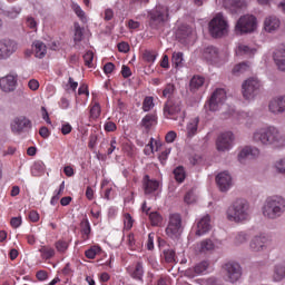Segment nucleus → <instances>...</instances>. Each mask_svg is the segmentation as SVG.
Segmentation results:
<instances>
[{
	"instance_id": "obj_1",
	"label": "nucleus",
	"mask_w": 285,
	"mask_h": 285,
	"mask_svg": "<svg viewBox=\"0 0 285 285\" xmlns=\"http://www.w3.org/2000/svg\"><path fill=\"white\" fill-rule=\"evenodd\" d=\"M253 141L261 146H271L272 148H284L285 135L274 126L261 128L253 134Z\"/></svg>"
},
{
	"instance_id": "obj_2",
	"label": "nucleus",
	"mask_w": 285,
	"mask_h": 285,
	"mask_svg": "<svg viewBox=\"0 0 285 285\" xmlns=\"http://www.w3.org/2000/svg\"><path fill=\"white\" fill-rule=\"evenodd\" d=\"M285 213V199L282 196L268 197L263 206V215L267 219H278Z\"/></svg>"
},
{
	"instance_id": "obj_3",
	"label": "nucleus",
	"mask_w": 285,
	"mask_h": 285,
	"mask_svg": "<svg viewBox=\"0 0 285 285\" xmlns=\"http://www.w3.org/2000/svg\"><path fill=\"white\" fill-rule=\"evenodd\" d=\"M248 202L244 198L236 199L227 209V219L229 222H246L248 219Z\"/></svg>"
},
{
	"instance_id": "obj_4",
	"label": "nucleus",
	"mask_w": 285,
	"mask_h": 285,
	"mask_svg": "<svg viewBox=\"0 0 285 285\" xmlns=\"http://www.w3.org/2000/svg\"><path fill=\"white\" fill-rule=\"evenodd\" d=\"M168 7L156 6L153 10L148 11V26L151 30H161L169 19Z\"/></svg>"
},
{
	"instance_id": "obj_5",
	"label": "nucleus",
	"mask_w": 285,
	"mask_h": 285,
	"mask_svg": "<svg viewBox=\"0 0 285 285\" xmlns=\"http://www.w3.org/2000/svg\"><path fill=\"white\" fill-rule=\"evenodd\" d=\"M257 30V18L253 14L242 16L235 26L236 35H250Z\"/></svg>"
},
{
	"instance_id": "obj_6",
	"label": "nucleus",
	"mask_w": 285,
	"mask_h": 285,
	"mask_svg": "<svg viewBox=\"0 0 285 285\" xmlns=\"http://www.w3.org/2000/svg\"><path fill=\"white\" fill-rule=\"evenodd\" d=\"M209 32L214 39H220V37H224V35L228 32V22L224 20V16L222 13H218L209 22Z\"/></svg>"
},
{
	"instance_id": "obj_7",
	"label": "nucleus",
	"mask_w": 285,
	"mask_h": 285,
	"mask_svg": "<svg viewBox=\"0 0 285 285\" xmlns=\"http://www.w3.org/2000/svg\"><path fill=\"white\" fill-rule=\"evenodd\" d=\"M226 101V90L216 89L208 101L205 104V110H209L210 112H217Z\"/></svg>"
},
{
	"instance_id": "obj_8",
	"label": "nucleus",
	"mask_w": 285,
	"mask_h": 285,
	"mask_svg": "<svg viewBox=\"0 0 285 285\" xmlns=\"http://www.w3.org/2000/svg\"><path fill=\"white\" fill-rule=\"evenodd\" d=\"M184 230V227H181V215L179 214H171L169 216V223L166 228V234L171 239H179L181 236V233Z\"/></svg>"
},
{
	"instance_id": "obj_9",
	"label": "nucleus",
	"mask_w": 285,
	"mask_h": 285,
	"mask_svg": "<svg viewBox=\"0 0 285 285\" xmlns=\"http://www.w3.org/2000/svg\"><path fill=\"white\" fill-rule=\"evenodd\" d=\"M17 50H19V43L13 39L4 38L0 40V60L6 61L10 59Z\"/></svg>"
},
{
	"instance_id": "obj_10",
	"label": "nucleus",
	"mask_w": 285,
	"mask_h": 285,
	"mask_svg": "<svg viewBox=\"0 0 285 285\" xmlns=\"http://www.w3.org/2000/svg\"><path fill=\"white\" fill-rule=\"evenodd\" d=\"M223 272L225 273L227 281L235 284V282H238V279L242 277V265H239L237 262L225 263L223 265Z\"/></svg>"
},
{
	"instance_id": "obj_11",
	"label": "nucleus",
	"mask_w": 285,
	"mask_h": 285,
	"mask_svg": "<svg viewBox=\"0 0 285 285\" xmlns=\"http://www.w3.org/2000/svg\"><path fill=\"white\" fill-rule=\"evenodd\" d=\"M259 80L255 78H248L242 85V92L244 99H255L259 95Z\"/></svg>"
},
{
	"instance_id": "obj_12",
	"label": "nucleus",
	"mask_w": 285,
	"mask_h": 285,
	"mask_svg": "<svg viewBox=\"0 0 285 285\" xmlns=\"http://www.w3.org/2000/svg\"><path fill=\"white\" fill-rule=\"evenodd\" d=\"M233 141H235V136L232 131L220 134L216 139V148L218 153H226V150L233 148Z\"/></svg>"
},
{
	"instance_id": "obj_13",
	"label": "nucleus",
	"mask_w": 285,
	"mask_h": 285,
	"mask_svg": "<svg viewBox=\"0 0 285 285\" xmlns=\"http://www.w3.org/2000/svg\"><path fill=\"white\" fill-rule=\"evenodd\" d=\"M30 128H32V121L23 116L16 118L11 122V130L17 135H21V132H26V130H30Z\"/></svg>"
},
{
	"instance_id": "obj_14",
	"label": "nucleus",
	"mask_w": 285,
	"mask_h": 285,
	"mask_svg": "<svg viewBox=\"0 0 285 285\" xmlns=\"http://www.w3.org/2000/svg\"><path fill=\"white\" fill-rule=\"evenodd\" d=\"M249 248L253 253H262L268 248V237L265 235L254 236L249 243Z\"/></svg>"
},
{
	"instance_id": "obj_15",
	"label": "nucleus",
	"mask_w": 285,
	"mask_h": 285,
	"mask_svg": "<svg viewBox=\"0 0 285 285\" xmlns=\"http://www.w3.org/2000/svg\"><path fill=\"white\" fill-rule=\"evenodd\" d=\"M181 112V101L169 98L164 106L165 117H173Z\"/></svg>"
},
{
	"instance_id": "obj_16",
	"label": "nucleus",
	"mask_w": 285,
	"mask_h": 285,
	"mask_svg": "<svg viewBox=\"0 0 285 285\" xmlns=\"http://www.w3.org/2000/svg\"><path fill=\"white\" fill-rule=\"evenodd\" d=\"M216 183L222 193H227L233 186V177L228 171H223L216 176Z\"/></svg>"
},
{
	"instance_id": "obj_17",
	"label": "nucleus",
	"mask_w": 285,
	"mask_h": 285,
	"mask_svg": "<svg viewBox=\"0 0 285 285\" xmlns=\"http://www.w3.org/2000/svg\"><path fill=\"white\" fill-rule=\"evenodd\" d=\"M0 88L2 92H14L17 90V78L12 75L0 78Z\"/></svg>"
},
{
	"instance_id": "obj_18",
	"label": "nucleus",
	"mask_w": 285,
	"mask_h": 285,
	"mask_svg": "<svg viewBox=\"0 0 285 285\" xmlns=\"http://www.w3.org/2000/svg\"><path fill=\"white\" fill-rule=\"evenodd\" d=\"M268 108L269 111L273 112V115H279L282 112H285V96L272 99L269 101Z\"/></svg>"
},
{
	"instance_id": "obj_19",
	"label": "nucleus",
	"mask_w": 285,
	"mask_h": 285,
	"mask_svg": "<svg viewBox=\"0 0 285 285\" xmlns=\"http://www.w3.org/2000/svg\"><path fill=\"white\" fill-rule=\"evenodd\" d=\"M208 266H210L208 261H203L197 265H195L194 268L186 269L185 275L186 277H190V278L197 277V275H202V273H206V271H208Z\"/></svg>"
},
{
	"instance_id": "obj_20",
	"label": "nucleus",
	"mask_w": 285,
	"mask_h": 285,
	"mask_svg": "<svg viewBox=\"0 0 285 285\" xmlns=\"http://www.w3.org/2000/svg\"><path fill=\"white\" fill-rule=\"evenodd\" d=\"M142 186L145 195H153V193L159 188V183L157 180L150 179V176L145 175Z\"/></svg>"
},
{
	"instance_id": "obj_21",
	"label": "nucleus",
	"mask_w": 285,
	"mask_h": 285,
	"mask_svg": "<svg viewBox=\"0 0 285 285\" xmlns=\"http://www.w3.org/2000/svg\"><path fill=\"white\" fill-rule=\"evenodd\" d=\"M208 230H210V216L207 215L198 222L196 235L202 237V235H206Z\"/></svg>"
},
{
	"instance_id": "obj_22",
	"label": "nucleus",
	"mask_w": 285,
	"mask_h": 285,
	"mask_svg": "<svg viewBox=\"0 0 285 285\" xmlns=\"http://www.w3.org/2000/svg\"><path fill=\"white\" fill-rule=\"evenodd\" d=\"M203 57L206 59V61L215 62L217 59H219V49L209 46L204 49Z\"/></svg>"
},
{
	"instance_id": "obj_23",
	"label": "nucleus",
	"mask_w": 285,
	"mask_h": 285,
	"mask_svg": "<svg viewBox=\"0 0 285 285\" xmlns=\"http://www.w3.org/2000/svg\"><path fill=\"white\" fill-rule=\"evenodd\" d=\"M273 59L281 72H285V49L276 50L273 55Z\"/></svg>"
},
{
	"instance_id": "obj_24",
	"label": "nucleus",
	"mask_w": 285,
	"mask_h": 285,
	"mask_svg": "<svg viewBox=\"0 0 285 285\" xmlns=\"http://www.w3.org/2000/svg\"><path fill=\"white\" fill-rule=\"evenodd\" d=\"M264 26L266 32H275L281 26L279 18L271 16L265 19Z\"/></svg>"
},
{
	"instance_id": "obj_25",
	"label": "nucleus",
	"mask_w": 285,
	"mask_h": 285,
	"mask_svg": "<svg viewBox=\"0 0 285 285\" xmlns=\"http://www.w3.org/2000/svg\"><path fill=\"white\" fill-rule=\"evenodd\" d=\"M33 47H35V56L37 57V59H43V57H46L48 52V47L46 46V43H43V41L41 40H36L33 42Z\"/></svg>"
},
{
	"instance_id": "obj_26",
	"label": "nucleus",
	"mask_w": 285,
	"mask_h": 285,
	"mask_svg": "<svg viewBox=\"0 0 285 285\" xmlns=\"http://www.w3.org/2000/svg\"><path fill=\"white\" fill-rule=\"evenodd\" d=\"M255 155H259V149H253V147H245L238 154V161L240 164H244V159H247V157H255Z\"/></svg>"
},
{
	"instance_id": "obj_27",
	"label": "nucleus",
	"mask_w": 285,
	"mask_h": 285,
	"mask_svg": "<svg viewBox=\"0 0 285 285\" xmlns=\"http://www.w3.org/2000/svg\"><path fill=\"white\" fill-rule=\"evenodd\" d=\"M246 8V1L244 0H232L230 7H229V12L232 14H239L242 10Z\"/></svg>"
},
{
	"instance_id": "obj_28",
	"label": "nucleus",
	"mask_w": 285,
	"mask_h": 285,
	"mask_svg": "<svg viewBox=\"0 0 285 285\" xmlns=\"http://www.w3.org/2000/svg\"><path fill=\"white\" fill-rule=\"evenodd\" d=\"M255 52H257V49L250 48V47H248L246 45H239L237 50H236V53L239 57H244V55L246 57H255Z\"/></svg>"
},
{
	"instance_id": "obj_29",
	"label": "nucleus",
	"mask_w": 285,
	"mask_h": 285,
	"mask_svg": "<svg viewBox=\"0 0 285 285\" xmlns=\"http://www.w3.org/2000/svg\"><path fill=\"white\" fill-rule=\"evenodd\" d=\"M197 128H199V117L193 118L187 124V137H195L197 135Z\"/></svg>"
},
{
	"instance_id": "obj_30",
	"label": "nucleus",
	"mask_w": 285,
	"mask_h": 285,
	"mask_svg": "<svg viewBox=\"0 0 285 285\" xmlns=\"http://www.w3.org/2000/svg\"><path fill=\"white\" fill-rule=\"evenodd\" d=\"M204 81H205L204 77L194 76L189 82L190 92H195V91L199 90V88H202V86H204Z\"/></svg>"
},
{
	"instance_id": "obj_31",
	"label": "nucleus",
	"mask_w": 285,
	"mask_h": 285,
	"mask_svg": "<svg viewBox=\"0 0 285 285\" xmlns=\"http://www.w3.org/2000/svg\"><path fill=\"white\" fill-rule=\"evenodd\" d=\"M153 124H157V116L155 114H148L142 118L140 126L146 128V130H150V128H153Z\"/></svg>"
},
{
	"instance_id": "obj_32",
	"label": "nucleus",
	"mask_w": 285,
	"mask_h": 285,
	"mask_svg": "<svg viewBox=\"0 0 285 285\" xmlns=\"http://www.w3.org/2000/svg\"><path fill=\"white\" fill-rule=\"evenodd\" d=\"M250 70V62L248 61H243L238 65H235L233 68V75H236L239 77V75H244V72H248Z\"/></svg>"
},
{
	"instance_id": "obj_33",
	"label": "nucleus",
	"mask_w": 285,
	"mask_h": 285,
	"mask_svg": "<svg viewBox=\"0 0 285 285\" xmlns=\"http://www.w3.org/2000/svg\"><path fill=\"white\" fill-rule=\"evenodd\" d=\"M285 277V266L284 265H276L274 267V275L273 279L274 282H282Z\"/></svg>"
},
{
	"instance_id": "obj_34",
	"label": "nucleus",
	"mask_w": 285,
	"mask_h": 285,
	"mask_svg": "<svg viewBox=\"0 0 285 285\" xmlns=\"http://www.w3.org/2000/svg\"><path fill=\"white\" fill-rule=\"evenodd\" d=\"M173 174L178 184H183V181L186 179V171L184 170V166L176 167Z\"/></svg>"
},
{
	"instance_id": "obj_35",
	"label": "nucleus",
	"mask_w": 285,
	"mask_h": 285,
	"mask_svg": "<svg viewBox=\"0 0 285 285\" xmlns=\"http://www.w3.org/2000/svg\"><path fill=\"white\" fill-rule=\"evenodd\" d=\"M73 28H75L73 41L76 43L79 42V41H82V39H83V28H81L79 22H75Z\"/></svg>"
},
{
	"instance_id": "obj_36",
	"label": "nucleus",
	"mask_w": 285,
	"mask_h": 285,
	"mask_svg": "<svg viewBox=\"0 0 285 285\" xmlns=\"http://www.w3.org/2000/svg\"><path fill=\"white\" fill-rule=\"evenodd\" d=\"M191 33H193V29L188 26H181L177 30V37H179V39H187V37H190Z\"/></svg>"
},
{
	"instance_id": "obj_37",
	"label": "nucleus",
	"mask_w": 285,
	"mask_h": 285,
	"mask_svg": "<svg viewBox=\"0 0 285 285\" xmlns=\"http://www.w3.org/2000/svg\"><path fill=\"white\" fill-rule=\"evenodd\" d=\"M210 250H215V243L207 238L200 243V253H208Z\"/></svg>"
},
{
	"instance_id": "obj_38",
	"label": "nucleus",
	"mask_w": 285,
	"mask_h": 285,
	"mask_svg": "<svg viewBox=\"0 0 285 285\" xmlns=\"http://www.w3.org/2000/svg\"><path fill=\"white\" fill-rule=\"evenodd\" d=\"M19 14H21V7H13L4 11V17H8L9 19H17Z\"/></svg>"
},
{
	"instance_id": "obj_39",
	"label": "nucleus",
	"mask_w": 285,
	"mask_h": 285,
	"mask_svg": "<svg viewBox=\"0 0 285 285\" xmlns=\"http://www.w3.org/2000/svg\"><path fill=\"white\" fill-rule=\"evenodd\" d=\"M43 170H45V166H43L42 161L35 163L31 168V175L33 177H39V175H41V173H43Z\"/></svg>"
},
{
	"instance_id": "obj_40",
	"label": "nucleus",
	"mask_w": 285,
	"mask_h": 285,
	"mask_svg": "<svg viewBox=\"0 0 285 285\" xmlns=\"http://www.w3.org/2000/svg\"><path fill=\"white\" fill-rule=\"evenodd\" d=\"M98 253H101V247L92 246L85 252V255H86L87 259H95V257H97Z\"/></svg>"
},
{
	"instance_id": "obj_41",
	"label": "nucleus",
	"mask_w": 285,
	"mask_h": 285,
	"mask_svg": "<svg viewBox=\"0 0 285 285\" xmlns=\"http://www.w3.org/2000/svg\"><path fill=\"white\" fill-rule=\"evenodd\" d=\"M81 234L87 236V239L91 233L90 222L88 218H83L80 223Z\"/></svg>"
},
{
	"instance_id": "obj_42",
	"label": "nucleus",
	"mask_w": 285,
	"mask_h": 285,
	"mask_svg": "<svg viewBox=\"0 0 285 285\" xmlns=\"http://www.w3.org/2000/svg\"><path fill=\"white\" fill-rule=\"evenodd\" d=\"M39 252L41 253L43 259H50L55 257V249L52 247L42 246Z\"/></svg>"
},
{
	"instance_id": "obj_43",
	"label": "nucleus",
	"mask_w": 285,
	"mask_h": 285,
	"mask_svg": "<svg viewBox=\"0 0 285 285\" xmlns=\"http://www.w3.org/2000/svg\"><path fill=\"white\" fill-rule=\"evenodd\" d=\"M149 219L153 226H159L164 218L161 217V215H159V213L153 212L149 214Z\"/></svg>"
},
{
	"instance_id": "obj_44",
	"label": "nucleus",
	"mask_w": 285,
	"mask_h": 285,
	"mask_svg": "<svg viewBox=\"0 0 285 285\" xmlns=\"http://www.w3.org/2000/svg\"><path fill=\"white\" fill-rule=\"evenodd\" d=\"M65 189H66V183L62 181L60 184L59 190L55 194V196H52L50 200L51 206H55L57 202H59V197H61V193H63Z\"/></svg>"
},
{
	"instance_id": "obj_45",
	"label": "nucleus",
	"mask_w": 285,
	"mask_h": 285,
	"mask_svg": "<svg viewBox=\"0 0 285 285\" xmlns=\"http://www.w3.org/2000/svg\"><path fill=\"white\" fill-rule=\"evenodd\" d=\"M131 277H134V279H141V277H144V266L141 263H137Z\"/></svg>"
},
{
	"instance_id": "obj_46",
	"label": "nucleus",
	"mask_w": 285,
	"mask_h": 285,
	"mask_svg": "<svg viewBox=\"0 0 285 285\" xmlns=\"http://www.w3.org/2000/svg\"><path fill=\"white\" fill-rule=\"evenodd\" d=\"M95 59V53L89 50L83 55V61H85V66H87L88 68H92V61Z\"/></svg>"
},
{
	"instance_id": "obj_47",
	"label": "nucleus",
	"mask_w": 285,
	"mask_h": 285,
	"mask_svg": "<svg viewBox=\"0 0 285 285\" xmlns=\"http://www.w3.org/2000/svg\"><path fill=\"white\" fill-rule=\"evenodd\" d=\"M184 62V53L177 52L173 55V63L176 68L181 67V63Z\"/></svg>"
},
{
	"instance_id": "obj_48",
	"label": "nucleus",
	"mask_w": 285,
	"mask_h": 285,
	"mask_svg": "<svg viewBox=\"0 0 285 285\" xmlns=\"http://www.w3.org/2000/svg\"><path fill=\"white\" fill-rule=\"evenodd\" d=\"M248 242V235L246 233L240 232L235 237V244L236 246H240V244H246Z\"/></svg>"
},
{
	"instance_id": "obj_49",
	"label": "nucleus",
	"mask_w": 285,
	"mask_h": 285,
	"mask_svg": "<svg viewBox=\"0 0 285 285\" xmlns=\"http://www.w3.org/2000/svg\"><path fill=\"white\" fill-rule=\"evenodd\" d=\"M151 108H155V102H153V97H146L142 102V110L148 112Z\"/></svg>"
},
{
	"instance_id": "obj_50",
	"label": "nucleus",
	"mask_w": 285,
	"mask_h": 285,
	"mask_svg": "<svg viewBox=\"0 0 285 285\" xmlns=\"http://www.w3.org/2000/svg\"><path fill=\"white\" fill-rule=\"evenodd\" d=\"M163 254L167 264L175 262V252L173 249H164Z\"/></svg>"
},
{
	"instance_id": "obj_51",
	"label": "nucleus",
	"mask_w": 285,
	"mask_h": 285,
	"mask_svg": "<svg viewBox=\"0 0 285 285\" xmlns=\"http://www.w3.org/2000/svg\"><path fill=\"white\" fill-rule=\"evenodd\" d=\"M142 59H144V61H147L148 63H153V62H155V59H157V55H155V52H153V51L146 50L142 53Z\"/></svg>"
},
{
	"instance_id": "obj_52",
	"label": "nucleus",
	"mask_w": 285,
	"mask_h": 285,
	"mask_svg": "<svg viewBox=\"0 0 285 285\" xmlns=\"http://www.w3.org/2000/svg\"><path fill=\"white\" fill-rule=\"evenodd\" d=\"M175 92V85L168 83L165 89L163 90V96L170 99V95Z\"/></svg>"
},
{
	"instance_id": "obj_53",
	"label": "nucleus",
	"mask_w": 285,
	"mask_h": 285,
	"mask_svg": "<svg viewBox=\"0 0 285 285\" xmlns=\"http://www.w3.org/2000/svg\"><path fill=\"white\" fill-rule=\"evenodd\" d=\"M56 248L59 253H66V250H68V243L65 240H58L56 243Z\"/></svg>"
},
{
	"instance_id": "obj_54",
	"label": "nucleus",
	"mask_w": 285,
	"mask_h": 285,
	"mask_svg": "<svg viewBox=\"0 0 285 285\" xmlns=\"http://www.w3.org/2000/svg\"><path fill=\"white\" fill-rule=\"evenodd\" d=\"M90 115L91 117H99V115H101V106H99L98 102H96L91 109H90Z\"/></svg>"
},
{
	"instance_id": "obj_55",
	"label": "nucleus",
	"mask_w": 285,
	"mask_h": 285,
	"mask_svg": "<svg viewBox=\"0 0 285 285\" xmlns=\"http://www.w3.org/2000/svg\"><path fill=\"white\" fill-rule=\"evenodd\" d=\"M125 228L126 230H130V228H132V224H134V219L132 216H130V214H125Z\"/></svg>"
},
{
	"instance_id": "obj_56",
	"label": "nucleus",
	"mask_w": 285,
	"mask_h": 285,
	"mask_svg": "<svg viewBox=\"0 0 285 285\" xmlns=\"http://www.w3.org/2000/svg\"><path fill=\"white\" fill-rule=\"evenodd\" d=\"M275 168L282 175H285V158L276 163Z\"/></svg>"
},
{
	"instance_id": "obj_57",
	"label": "nucleus",
	"mask_w": 285,
	"mask_h": 285,
	"mask_svg": "<svg viewBox=\"0 0 285 285\" xmlns=\"http://www.w3.org/2000/svg\"><path fill=\"white\" fill-rule=\"evenodd\" d=\"M118 51L119 52H130V45L128 42H119L118 43Z\"/></svg>"
},
{
	"instance_id": "obj_58",
	"label": "nucleus",
	"mask_w": 285,
	"mask_h": 285,
	"mask_svg": "<svg viewBox=\"0 0 285 285\" xmlns=\"http://www.w3.org/2000/svg\"><path fill=\"white\" fill-rule=\"evenodd\" d=\"M165 139H166L167 144H173L175 141V139H177V132H175L174 130L169 131L165 136Z\"/></svg>"
},
{
	"instance_id": "obj_59",
	"label": "nucleus",
	"mask_w": 285,
	"mask_h": 285,
	"mask_svg": "<svg viewBox=\"0 0 285 285\" xmlns=\"http://www.w3.org/2000/svg\"><path fill=\"white\" fill-rule=\"evenodd\" d=\"M184 202L185 204H195V194L193 191H188L185 195Z\"/></svg>"
},
{
	"instance_id": "obj_60",
	"label": "nucleus",
	"mask_w": 285,
	"mask_h": 285,
	"mask_svg": "<svg viewBox=\"0 0 285 285\" xmlns=\"http://www.w3.org/2000/svg\"><path fill=\"white\" fill-rule=\"evenodd\" d=\"M121 75H122L124 79H128V77H131L132 71H130V67L124 65L122 69H121Z\"/></svg>"
},
{
	"instance_id": "obj_61",
	"label": "nucleus",
	"mask_w": 285,
	"mask_h": 285,
	"mask_svg": "<svg viewBox=\"0 0 285 285\" xmlns=\"http://www.w3.org/2000/svg\"><path fill=\"white\" fill-rule=\"evenodd\" d=\"M112 70H115V63H112V62H107V63L104 66V72H105V75H111Z\"/></svg>"
},
{
	"instance_id": "obj_62",
	"label": "nucleus",
	"mask_w": 285,
	"mask_h": 285,
	"mask_svg": "<svg viewBox=\"0 0 285 285\" xmlns=\"http://www.w3.org/2000/svg\"><path fill=\"white\" fill-rule=\"evenodd\" d=\"M39 135L40 137H42V139H48V137H50V130L48 129V127H41L39 130Z\"/></svg>"
},
{
	"instance_id": "obj_63",
	"label": "nucleus",
	"mask_w": 285,
	"mask_h": 285,
	"mask_svg": "<svg viewBox=\"0 0 285 285\" xmlns=\"http://www.w3.org/2000/svg\"><path fill=\"white\" fill-rule=\"evenodd\" d=\"M28 86L30 90H33V91L39 90V81L37 79L29 80Z\"/></svg>"
},
{
	"instance_id": "obj_64",
	"label": "nucleus",
	"mask_w": 285,
	"mask_h": 285,
	"mask_svg": "<svg viewBox=\"0 0 285 285\" xmlns=\"http://www.w3.org/2000/svg\"><path fill=\"white\" fill-rule=\"evenodd\" d=\"M12 228H19L21 226V217H12L10 220Z\"/></svg>"
}]
</instances>
